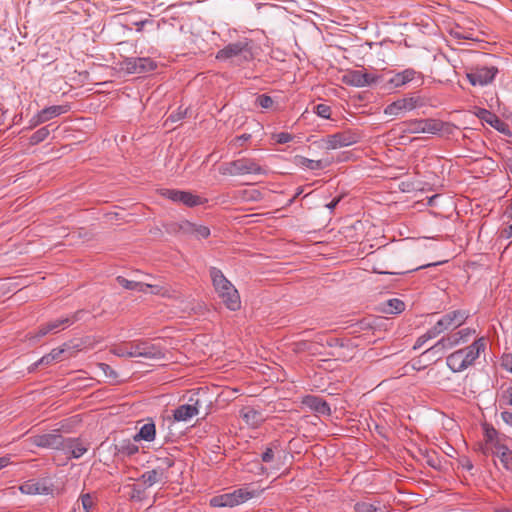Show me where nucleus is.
Returning a JSON list of instances; mask_svg holds the SVG:
<instances>
[{
  "label": "nucleus",
  "instance_id": "1",
  "mask_svg": "<svg viewBox=\"0 0 512 512\" xmlns=\"http://www.w3.org/2000/svg\"><path fill=\"white\" fill-rule=\"evenodd\" d=\"M209 275L215 292L226 308L231 311L239 310L241 307L240 295L223 272L216 267H210Z\"/></svg>",
  "mask_w": 512,
  "mask_h": 512
},
{
  "label": "nucleus",
  "instance_id": "2",
  "mask_svg": "<svg viewBox=\"0 0 512 512\" xmlns=\"http://www.w3.org/2000/svg\"><path fill=\"white\" fill-rule=\"evenodd\" d=\"M111 353L118 357H142L146 359H162L164 352L158 345L146 340H135L111 348Z\"/></svg>",
  "mask_w": 512,
  "mask_h": 512
},
{
  "label": "nucleus",
  "instance_id": "3",
  "mask_svg": "<svg viewBox=\"0 0 512 512\" xmlns=\"http://www.w3.org/2000/svg\"><path fill=\"white\" fill-rule=\"evenodd\" d=\"M485 348V339H476L471 345L451 353L446 358V364L452 372H462L474 364L476 359L480 356V353L483 352Z\"/></svg>",
  "mask_w": 512,
  "mask_h": 512
},
{
  "label": "nucleus",
  "instance_id": "4",
  "mask_svg": "<svg viewBox=\"0 0 512 512\" xmlns=\"http://www.w3.org/2000/svg\"><path fill=\"white\" fill-rule=\"evenodd\" d=\"M399 129L402 133L406 134L444 135L452 132L453 125L433 118L409 119L401 122Z\"/></svg>",
  "mask_w": 512,
  "mask_h": 512
},
{
  "label": "nucleus",
  "instance_id": "5",
  "mask_svg": "<svg viewBox=\"0 0 512 512\" xmlns=\"http://www.w3.org/2000/svg\"><path fill=\"white\" fill-rule=\"evenodd\" d=\"M253 47L254 43L251 39L242 38L220 49L216 54V59H235L238 64L250 62L254 59Z\"/></svg>",
  "mask_w": 512,
  "mask_h": 512
},
{
  "label": "nucleus",
  "instance_id": "6",
  "mask_svg": "<svg viewBox=\"0 0 512 512\" xmlns=\"http://www.w3.org/2000/svg\"><path fill=\"white\" fill-rule=\"evenodd\" d=\"M219 173L222 175L241 176V175H261L265 174V168L253 158L242 157L230 162L223 163L219 167Z\"/></svg>",
  "mask_w": 512,
  "mask_h": 512
},
{
  "label": "nucleus",
  "instance_id": "7",
  "mask_svg": "<svg viewBox=\"0 0 512 512\" xmlns=\"http://www.w3.org/2000/svg\"><path fill=\"white\" fill-rule=\"evenodd\" d=\"M258 493L255 490H249L247 487L236 489L230 493L216 495L210 499L212 507H234L245 503L255 497Z\"/></svg>",
  "mask_w": 512,
  "mask_h": 512
},
{
  "label": "nucleus",
  "instance_id": "8",
  "mask_svg": "<svg viewBox=\"0 0 512 512\" xmlns=\"http://www.w3.org/2000/svg\"><path fill=\"white\" fill-rule=\"evenodd\" d=\"M81 313L82 311H77L71 316L61 317L59 319H55L46 324L41 325L38 328L37 332L29 333V340L35 342L38 341L41 337L47 335L48 333H57L69 327L70 325H72L73 323L80 319Z\"/></svg>",
  "mask_w": 512,
  "mask_h": 512
},
{
  "label": "nucleus",
  "instance_id": "9",
  "mask_svg": "<svg viewBox=\"0 0 512 512\" xmlns=\"http://www.w3.org/2000/svg\"><path fill=\"white\" fill-rule=\"evenodd\" d=\"M362 138L361 133L357 130L346 129L331 135H327L323 139V143L327 150H335L358 143Z\"/></svg>",
  "mask_w": 512,
  "mask_h": 512
},
{
  "label": "nucleus",
  "instance_id": "10",
  "mask_svg": "<svg viewBox=\"0 0 512 512\" xmlns=\"http://www.w3.org/2000/svg\"><path fill=\"white\" fill-rule=\"evenodd\" d=\"M415 80H419L422 84L424 80L423 73L415 70L414 68H406L402 71L393 73L389 79L383 81L384 84L382 88L388 90L398 89Z\"/></svg>",
  "mask_w": 512,
  "mask_h": 512
},
{
  "label": "nucleus",
  "instance_id": "11",
  "mask_svg": "<svg viewBox=\"0 0 512 512\" xmlns=\"http://www.w3.org/2000/svg\"><path fill=\"white\" fill-rule=\"evenodd\" d=\"M499 70L496 66H474L466 71V78L472 86H486L493 82Z\"/></svg>",
  "mask_w": 512,
  "mask_h": 512
},
{
  "label": "nucleus",
  "instance_id": "12",
  "mask_svg": "<svg viewBox=\"0 0 512 512\" xmlns=\"http://www.w3.org/2000/svg\"><path fill=\"white\" fill-rule=\"evenodd\" d=\"M121 67L130 74H144L154 71L157 63L149 57H126L122 60Z\"/></svg>",
  "mask_w": 512,
  "mask_h": 512
},
{
  "label": "nucleus",
  "instance_id": "13",
  "mask_svg": "<svg viewBox=\"0 0 512 512\" xmlns=\"http://www.w3.org/2000/svg\"><path fill=\"white\" fill-rule=\"evenodd\" d=\"M345 79L347 84L355 87L378 85L384 81L383 75L369 73L365 69L349 71Z\"/></svg>",
  "mask_w": 512,
  "mask_h": 512
},
{
  "label": "nucleus",
  "instance_id": "14",
  "mask_svg": "<svg viewBox=\"0 0 512 512\" xmlns=\"http://www.w3.org/2000/svg\"><path fill=\"white\" fill-rule=\"evenodd\" d=\"M422 105V100L418 96H406L387 105L384 114L389 116H398L403 112L412 111Z\"/></svg>",
  "mask_w": 512,
  "mask_h": 512
},
{
  "label": "nucleus",
  "instance_id": "15",
  "mask_svg": "<svg viewBox=\"0 0 512 512\" xmlns=\"http://www.w3.org/2000/svg\"><path fill=\"white\" fill-rule=\"evenodd\" d=\"M159 192L163 197L171 200L172 202L182 203L187 207H195L203 203L201 197L189 191L164 188L160 189Z\"/></svg>",
  "mask_w": 512,
  "mask_h": 512
},
{
  "label": "nucleus",
  "instance_id": "16",
  "mask_svg": "<svg viewBox=\"0 0 512 512\" xmlns=\"http://www.w3.org/2000/svg\"><path fill=\"white\" fill-rule=\"evenodd\" d=\"M468 318L465 310H453L443 315L436 323L443 332L462 326Z\"/></svg>",
  "mask_w": 512,
  "mask_h": 512
},
{
  "label": "nucleus",
  "instance_id": "17",
  "mask_svg": "<svg viewBox=\"0 0 512 512\" xmlns=\"http://www.w3.org/2000/svg\"><path fill=\"white\" fill-rule=\"evenodd\" d=\"M64 437L56 431L32 436L31 443L40 448L61 450Z\"/></svg>",
  "mask_w": 512,
  "mask_h": 512
},
{
  "label": "nucleus",
  "instance_id": "18",
  "mask_svg": "<svg viewBox=\"0 0 512 512\" xmlns=\"http://www.w3.org/2000/svg\"><path fill=\"white\" fill-rule=\"evenodd\" d=\"M188 404H182L173 410V418L178 422H186L199 414L200 402L190 397Z\"/></svg>",
  "mask_w": 512,
  "mask_h": 512
},
{
  "label": "nucleus",
  "instance_id": "19",
  "mask_svg": "<svg viewBox=\"0 0 512 512\" xmlns=\"http://www.w3.org/2000/svg\"><path fill=\"white\" fill-rule=\"evenodd\" d=\"M88 450V444L80 438H64L61 451L70 458L79 459Z\"/></svg>",
  "mask_w": 512,
  "mask_h": 512
},
{
  "label": "nucleus",
  "instance_id": "20",
  "mask_svg": "<svg viewBox=\"0 0 512 512\" xmlns=\"http://www.w3.org/2000/svg\"><path fill=\"white\" fill-rule=\"evenodd\" d=\"M484 439L485 443L481 446V451L484 455H489L490 451L497 446L502 444L499 438L498 431L491 425H484Z\"/></svg>",
  "mask_w": 512,
  "mask_h": 512
},
{
  "label": "nucleus",
  "instance_id": "21",
  "mask_svg": "<svg viewBox=\"0 0 512 512\" xmlns=\"http://www.w3.org/2000/svg\"><path fill=\"white\" fill-rule=\"evenodd\" d=\"M302 403L309 407L311 410H313L316 413H319L321 415H330L331 414V408L329 404L323 400L322 398L315 396V395H307L303 398Z\"/></svg>",
  "mask_w": 512,
  "mask_h": 512
},
{
  "label": "nucleus",
  "instance_id": "22",
  "mask_svg": "<svg viewBox=\"0 0 512 512\" xmlns=\"http://www.w3.org/2000/svg\"><path fill=\"white\" fill-rule=\"evenodd\" d=\"M166 478L165 468L158 467L144 472L139 480H141L146 487H151L156 483L164 482Z\"/></svg>",
  "mask_w": 512,
  "mask_h": 512
},
{
  "label": "nucleus",
  "instance_id": "23",
  "mask_svg": "<svg viewBox=\"0 0 512 512\" xmlns=\"http://www.w3.org/2000/svg\"><path fill=\"white\" fill-rule=\"evenodd\" d=\"M453 348L451 342L446 336L439 339L432 347L423 352L422 356L435 358L439 360L445 350Z\"/></svg>",
  "mask_w": 512,
  "mask_h": 512
},
{
  "label": "nucleus",
  "instance_id": "24",
  "mask_svg": "<svg viewBox=\"0 0 512 512\" xmlns=\"http://www.w3.org/2000/svg\"><path fill=\"white\" fill-rule=\"evenodd\" d=\"M450 35L458 40L480 41V38L473 27L464 28L460 25H456V27L450 30Z\"/></svg>",
  "mask_w": 512,
  "mask_h": 512
},
{
  "label": "nucleus",
  "instance_id": "25",
  "mask_svg": "<svg viewBox=\"0 0 512 512\" xmlns=\"http://www.w3.org/2000/svg\"><path fill=\"white\" fill-rule=\"evenodd\" d=\"M489 455L497 456L506 469L512 466V451L504 444H497Z\"/></svg>",
  "mask_w": 512,
  "mask_h": 512
},
{
  "label": "nucleus",
  "instance_id": "26",
  "mask_svg": "<svg viewBox=\"0 0 512 512\" xmlns=\"http://www.w3.org/2000/svg\"><path fill=\"white\" fill-rule=\"evenodd\" d=\"M240 416L244 422L252 427H258L263 421L262 414L254 408L246 407L240 411Z\"/></svg>",
  "mask_w": 512,
  "mask_h": 512
},
{
  "label": "nucleus",
  "instance_id": "27",
  "mask_svg": "<svg viewBox=\"0 0 512 512\" xmlns=\"http://www.w3.org/2000/svg\"><path fill=\"white\" fill-rule=\"evenodd\" d=\"M19 489L21 493L27 495L47 494L48 492V488L43 483L34 479L25 481Z\"/></svg>",
  "mask_w": 512,
  "mask_h": 512
},
{
  "label": "nucleus",
  "instance_id": "28",
  "mask_svg": "<svg viewBox=\"0 0 512 512\" xmlns=\"http://www.w3.org/2000/svg\"><path fill=\"white\" fill-rule=\"evenodd\" d=\"M98 502V496L96 492L81 493L76 505H81L84 512H92Z\"/></svg>",
  "mask_w": 512,
  "mask_h": 512
},
{
  "label": "nucleus",
  "instance_id": "29",
  "mask_svg": "<svg viewBox=\"0 0 512 512\" xmlns=\"http://www.w3.org/2000/svg\"><path fill=\"white\" fill-rule=\"evenodd\" d=\"M70 109V106L69 105H53V106H49V107H46L42 110L39 111L44 123L55 118V117H58L62 114H65L69 111Z\"/></svg>",
  "mask_w": 512,
  "mask_h": 512
},
{
  "label": "nucleus",
  "instance_id": "30",
  "mask_svg": "<svg viewBox=\"0 0 512 512\" xmlns=\"http://www.w3.org/2000/svg\"><path fill=\"white\" fill-rule=\"evenodd\" d=\"M156 435V427L153 422H149L144 424L139 432L134 436V441L144 440L147 442H151L155 439Z\"/></svg>",
  "mask_w": 512,
  "mask_h": 512
},
{
  "label": "nucleus",
  "instance_id": "31",
  "mask_svg": "<svg viewBox=\"0 0 512 512\" xmlns=\"http://www.w3.org/2000/svg\"><path fill=\"white\" fill-rule=\"evenodd\" d=\"M136 441L123 440L115 446L117 454L122 456H132L139 451V447L135 444Z\"/></svg>",
  "mask_w": 512,
  "mask_h": 512
},
{
  "label": "nucleus",
  "instance_id": "32",
  "mask_svg": "<svg viewBox=\"0 0 512 512\" xmlns=\"http://www.w3.org/2000/svg\"><path fill=\"white\" fill-rule=\"evenodd\" d=\"M63 352H64V349H60V348L53 349L49 354L44 355L37 362H35L33 364L32 369H34L40 365L47 366V365L52 364L55 361H59Z\"/></svg>",
  "mask_w": 512,
  "mask_h": 512
},
{
  "label": "nucleus",
  "instance_id": "33",
  "mask_svg": "<svg viewBox=\"0 0 512 512\" xmlns=\"http://www.w3.org/2000/svg\"><path fill=\"white\" fill-rule=\"evenodd\" d=\"M297 164L309 170H322L328 165L323 160H313L303 156L297 157Z\"/></svg>",
  "mask_w": 512,
  "mask_h": 512
},
{
  "label": "nucleus",
  "instance_id": "34",
  "mask_svg": "<svg viewBox=\"0 0 512 512\" xmlns=\"http://www.w3.org/2000/svg\"><path fill=\"white\" fill-rule=\"evenodd\" d=\"M404 310H405V303L398 298H393V299H389L386 302V307L384 309V312H386L388 314H400Z\"/></svg>",
  "mask_w": 512,
  "mask_h": 512
},
{
  "label": "nucleus",
  "instance_id": "35",
  "mask_svg": "<svg viewBox=\"0 0 512 512\" xmlns=\"http://www.w3.org/2000/svg\"><path fill=\"white\" fill-rule=\"evenodd\" d=\"M187 231L194 234L196 238L198 239H205L210 236V229L207 226L203 225H195L192 223L187 222Z\"/></svg>",
  "mask_w": 512,
  "mask_h": 512
},
{
  "label": "nucleus",
  "instance_id": "36",
  "mask_svg": "<svg viewBox=\"0 0 512 512\" xmlns=\"http://www.w3.org/2000/svg\"><path fill=\"white\" fill-rule=\"evenodd\" d=\"M116 280H117V282H118V284L120 286H122L123 288H125L127 290H136V291H140V292H144L145 293V289H144V284L145 283L138 282V281L128 280V279H126L123 276H118L116 278Z\"/></svg>",
  "mask_w": 512,
  "mask_h": 512
},
{
  "label": "nucleus",
  "instance_id": "37",
  "mask_svg": "<svg viewBox=\"0 0 512 512\" xmlns=\"http://www.w3.org/2000/svg\"><path fill=\"white\" fill-rule=\"evenodd\" d=\"M146 485L142 486L140 484L130 485V493L129 497L133 501L141 502L146 498Z\"/></svg>",
  "mask_w": 512,
  "mask_h": 512
},
{
  "label": "nucleus",
  "instance_id": "38",
  "mask_svg": "<svg viewBox=\"0 0 512 512\" xmlns=\"http://www.w3.org/2000/svg\"><path fill=\"white\" fill-rule=\"evenodd\" d=\"M49 134L50 130L48 126L41 127L30 136L29 143L31 145H37L46 140Z\"/></svg>",
  "mask_w": 512,
  "mask_h": 512
},
{
  "label": "nucleus",
  "instance_id": "39",
  "mask_svg": "<svg viewBox=\"0 0 512 512\" xmlns=\"http://www.w3.org/2000/svg\"><path fill=\"white\" fill-rule=\"evenodd\" d=\"M279 447V442L274 441L269 446H267L264 452L261 454V460L264 463H272L275 459L274 450Z\"/></svg>",
  "mask_w": 512,
  "mask_h": 512
},
{
  "label": "nucleus",
  "instance_id": "40",
  "mask_svg": "<svg viewBox=\"0 0 512 512\" xmlns=\"http://www.w3.org/2000/svg\"><path fill=\"white\" fill-rule=\"evenodd\" d=\"M479 117L483 120H485L487 123H489L492 127L499 129L497 127V124L500 123V120L497 118V116L491 112H489L486 109H482L480 111Z\"/></svg>",
  "mask_w": 512,
  "mask_h": 512
},
{
  "label": "nucleus",
  "instance_id": "41",
  "mask_svg": "<svg viewBox=\"0 0 512 512\" xmlns=\"http://www.w3.org/2000/svg\"><path fill=\"white\" fill-rule=\"evenodd\" d=\"M255 103L263 109H270L274 104V100L267 94H260L256 97Z\"/></svg>",
  "mask_w": 512,
  "mask_h": 512
},
{
  "label": "nucleus",
  "instance_id": "42",
  "mask_svg": "<svg viewBox=\"0 0 512 512\" xmlns=\"http://www.w3.org/2000/svg\"><path fill=\"white\" fill-rule=\"evenodd\" d=\"M187 109H182V107H179L176 111L172 112L168 118L166 119V123H176L186 117Z\"/></svg>",
  "mask_w": 512,
  "mask_h": 512
},
{
  "label": "nucleus",
  "instance_id": "43",
  "mask_svg": "<svg viewBox=\"0 0 512 512\" xmlns=\"http://www.w3.org/2000/svg\"><path fill=\"white\" fill-rule=\"evenodd\" d=\"M314 111L319 117L324 119H329L331 116V107L323 103L316 105Z\"/></svg>",
  "mask_w": 512,
  "mask_h": 512
},
{
  "label": "nucleus",
  "instance_id": "44",
  "mask_svg": "<svg viewBox=\"0 0 512 512\" xmlns=\"http://www.w3.org/2000/svg\"><path fill=\"white\" fill-rule=\"evenodd\" d=\"M356 512H381V510L370 503H357L355 505Z\"/></svg>",
  "mask_w": 512,
  "mask_h": 512
},
{
  "label": "nucleus",
  "instance_id": "45",
  "mask_svg": "<svg viewBox=\"0 0 512 512\" xmlns=\"http://www.w3.org/2000/svg\"><path fill=\"white\" fill-rule=\"evenodd\" d=\"M98 367L105 374V376L107 378L117 379V377H118L117 372L113 368H111L108 364H106V363H99Z\"/></svg>",
  "mask_w": 512,
  "mask_h": 512
},
{
  "label": "nucleus",
  "instance_id": "46",
  "mask_svg": "<svg viewBox=\"0 0 512 512\" xmlns=\"http://www.w3.org/2000/svg\"><path fill=\"white\" fill-rule=\"evenodd\" d=\"M276 142L279 144H286L293 139L292 134L288 132H280L275 135Z\"/></svg>",
  "mask_w": 512,
  "mask_h": 512
},
{
  "label": "nucleus",
  "instance_id": "47",
  "mask_svg": "<svg viewBox=\"0 0 512 512\" xmlns=\"http://www.w3.org/2000/svg\"><path fill=\"white\" fill-rule=\"evenodd\" d=\"M426 339H434L437 336H439L443 331L441 328H439L438 324L436 323L434 326H432L430 329H428L426 332Z\"/></svg>",
  "mask_w": 512,
  "mask_h": 512
},
{
  "label": "nucleus",
  "instance_id": "48",
  "mask_svg": "<svg viewBox=\"0 0 512 512\" xmlns=\"http://www.w3.org/2000/svg\"><path fill=\"white\" fill-rule=\"evenodd\" d=\"M456 333H457V335H458V337H459V339H460L461 343H463V342H466V341H467V339H468V338H469L473 333H475V330L470 329V328H463V329H461V330L457 331Z\"/></svg>",
  "mask_w": 512,
  "mask_h": 512
},
{
  "label": "nucleus",
  "instance_id": "49",
  "mask_svg": "<svg viewBox=\"0 0 512 512\" xmlns=\"http://www.w3.org/2000/svg\"><path fill=\"white\" fill-rule=\"evenodd\" d=\"M44 123L40 113L38 112L37 114H35L30 120H29V125L28 127L26 128L27 130L29 129H33L35 127H37L38 125Z\"/></svg>",
  "mask_w": 512,
  "mask_h": 512
},
{
  "label": "nucleus",
  "instance_id": "50",
  "mask_svg": "<svg viewBox=\"0 0 512 512\" xmlns=\"http://www.w3.org/2000/svg\"><path fill=\"white\" fill-rule=\"evenodd\" d=\"M512 238V224H509L508 226L504 227L499 232V239H511Z\"/></svg>",
  "mask_w": 512,
  "mask_h": 512
},
{
  "label": "nucleus",
  "instance_id": "51",
  "mask_svg": "<svg viewBox=\"0 0 512 512\" xmlns=\"http://www.w3.org/2000/svg\"><path fill=\"white\" fill-rule=\"evenodd\" d=\"M144 289H145V292H147V290L149 289L151 294H155V295L163 294L162 293L163 288L158 285H151V284L145 283Z\"/></svg>",
  "mask_w": 512,
  "mask_h": 512
},
{
  "label": "nucleus",
  "instance_id": "52",
  "mask_svg": "<svg viewBox=\"0 0 512 512\" xmlns=\"http://www.w3.org/2000/svg\"><path fill=\"white\" fill-rule=\"evenodd\" d=\"M426 463L435 469H438L440 467V460L436 456H427Z\"/></svg>",
  "mask_w": 512,
  "mask_h": 512
},
{
  "label": "nucleus",
  "instance_id": "53",
  "mask_svg": "<svg viewBox=\"0 0 512 512\" xmlns=\"http://www.w3.org/2000/svg\"><path fill=\"white\" fill-rule=\"evenodd\" d=\"M148 23H152V20L150 19H144V20H138V21H134L132 22L133 25L136 26V31L137 32H141L143 30V27L148 24Z\"/></svg>",
  "mask_w": 512,
  "mask_h": 512
},
{
  "label": "nucleus",
  "instance_id": "54",
  "mask_svg": "<svg viewBox=\"0 0 512 512\" xmlns=\"http://www.w3.org/2000/svg\"><path fill=\"white\" fill-rule=\"evenodd\" d=\"M429 339H426V333H424L423 335H421L420 337L417 338L413 348L416 350V349H419L420 347H422Z\"/></svg>",
  "mask_w": 512,
  "mask_h": 512
},
{
  "label": "nucleus",
  "instance_id": "55",
  "mask_svg": "<svg viewBox=\"0 0 512 512\" xmlns=\"http://www.w3.org/2000/svg\"><path fill=\"white\" fill-rule=\"evenodd\" d=\"M501 419L507 424L512 426V412L503 411L501 413Z\"/></svg>",
  "mask_w": 512,
  "mask_h": 512
},
{
  "label": "nucleus",
  "instance_id": "56",
  "mask_svg": "<svg viewBox=\"0 0 512 512\" xmlns=\"http://www.w3.org/2000/svg\"><path fill=\"white\" fill-rule=\"evenodd\" d=\"M446 337L449 339V341L451 342L453 347H455L461 343L457 333L446 335Z\"/></svg>",
  "mask_w": 512,
  "mask_h": 512
},
{
  "label": "nucleus",
  "instance_id": "57",
  "mask_svg": "<svg viewBox=\"0 0 512 512\" xmlns=\"http://www.w3.org/2000/svg\"><path fill=\"white\" fill-rule=\"evenodd\" d=\"M341 201V196L335 197L331 202L326 204V207L332 212Z\"/></svg>",
  "mask_w": 512,
  "mask_h": 512
},
{
  "label": "nucleus",
  "instance_id": "58",
  "mask_svg": "<svg viewBox=\"0 0 512 512\" xmlns=\"http://www.w3.org/2000/svg\"><path fill=\"white\" fill-rule=\"evenodd\" d=\"M503 365L506 370L510 371L512 373V355L507 356L504 359Z\"/></svg>",
  "mask_w": 512,
  "mask_h": 512
},
{
  "label": "nucleus",
  "instance_id": "59",
  "mask_svg": "<svg viewBox=\"0 0 512 512\" xmlns=\"http://www.w3.org/2000/svg\"><path fill=\"white\" fill-rule=\"evenodd\" d=\"M251 138L250 134H242L240 136H237L235 138L236 142H239L240 145H242L244 142L248 141Z\"/></svg>",
  "mask_w": 512,
  "mask_h": 512
},
{
  "label": "nucleus",
  "instance_id": "60",
  "mask_svg": "<svg viewBox=\"0 0 512 512\" xmlns=\"http://www.w3.org/2000/svg\"><path fill=\"white\" fill-rule=\"evenodd\" d=\"M446 261H438V262H434V263H428V264H424V265H421L419 266L418 268H416V270L418 269H424V268H428V267H432V266H438V265H441L443 263H445Z\"/></svg>",
  "mask_w": 512,
  "mask_h": 512
},
{
  "label": "nucleus",
  "instance_id": "61",
  "mask_svg": "<svg viewBox=\"0 0 512 512\" xmlns=\"http://www.w3.org/2000/svg\"><path fill=\"white\" fill-rule=\"evenodd\" d=\"M163 464L165 465L166 468H170L174 465V461L169 457H165L163 459Z\"/></svg>",
  "mask_w": 512,
  "mask_h": 512
},
{
  "label": "nucleus",
  "instance_id": "62",
  "mask_svg": "<svg viewBox=\"0 0 512 512\" xmlns=\"http://www.w3.org/2000/svg\"><path fill=\"white\" fill-rule=\"evenodd\" d=\"M9 463V458L7 457H0V469L6 467Z\"/></svg>",
  "mask_w": 512,
  "mask_h": 512
},
{
  "label": "nucleus",
  "instance_id": "63",
  "mask_svg": "<svg viewBox=\"0 0 512 512\" xmlns=\"http://www.w3.org/2000/svg\"><path fill=\"white\" fill-rule=\"evenodd\" d=\"M508 393V404L512 406V384L507 389Z\"/></svg>",
  "mask_w": 512,
  "mask_h": 512
},
{
  "label": "nucleus",
  "instance_id": "64",
  "mask_svg": "<svg viewBox=\"0 0 512 512\" xmlns=\"http://www.w3.org/2000/svg\"><path fill=\"white\" fill-rule=\"evenodd\" d=\"M506 165H507V170H508V171H509V173H511V175H512V158H511V159H509V160L507 161V164H506Z\"/></svg>",
  "mask_w": 512,
  "mask_h": 512
}]
</instances>
